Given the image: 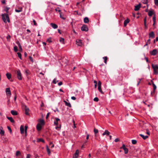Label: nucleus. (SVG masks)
Returning a JSON list of instances; mask_svg holds the SVG:
<instances>
[{"label":"nucleus","mask_w":158,"mask_h":158,"mask_svg":"<svg viewBox=\"0 0 158 158\" xmlns=\"http://www.w3.org/2000/svg\"><path fill=\"white\" fill-rule=\"evenodd\" d=\"M10 9V7H5L4 10L6 12V13L2 14V20L5 23H6L7 22L8 23L10 22V19L8 14V11Z\"/></svg>","instance_id":"1"},{"label":"nucleus","mask_w":158,"mask_h":158,"mask_svg":"<svg viewBox=\"0 0 158 158\" xmlns=\"http://www.w3.org/2000/svg\"><path fill=\"white\" fill-rule=\"evenodd\" d=\"M22 108L25 110V114L27 115H29V109L27 106L24 104H22Z\"/></svg>","instance_id":"2"},{"label":"nucleus","mask_w":158,"mask_h":158,"mask_svg":"<svg viewBox=\"0 0 158 158\" xmlns=\"http://www.w3.org/2000/svg\"><path fill=\"white\" fill-rule=\"evenodd\" d=\"M17 77L18 79L19 80H22V75L20 70L19 69L17 71Z\"/></svg>","instance_id":"3"},{"label":"nucleus","mask_w":158,"mask_h":158,"mask_svg":"<svg viewBox=\"0 0 158 158\" xmlns=\"http://www.w3.org/2000/svg\"><path fill=\"white\" fill-rule=\"evenodd\" d=\"M82 31H87L88 30V28L87 26L86 25H83L81 28Z\"/></svg>","instance_id":"4"},{"label":"nucleus","mask_w":158,"mask_h":158,"mask_svg":"<svg viewBox=\"0 0 158 158\" xmlns=\"http://www.w3.org/2000/svg\"><path fill=\"white\" fill-rule=\"evenodd\" d=\"M122 148L124 151V153L125 154H127L128 152V149L126 147L125 145L123 144L122 146V147L121 148Z\"/></svg>","instance_id":"5"},{"label":"nucleus","mask_w":158,"mask_h":158,"mask_svg":"<svg viewBox=\"0 0 158 158\" xmlns=\"http://www.w3.org/2000/svg\"><path fill=\"white\" fill-rule=\"evenodd\" d=\"M149 37L151 38H154L155 37V34L153 31H151L149 33Z\"/></svg>","instance_id":"6"},{"label":"nucleus","mask_w":158,"mask_h":158,"mask_svg":"<svg viewBox=\"0 0 158 158\" xmlns=\"http://www.w3.org/2000/svg\"><path fill=\"white\" fill-rule=\"evenodd\" d=\"M76 44L78 46H82V44L81 40H77L76 41Z\"/></svg>","instance_id":"7"},{"label":"nucleus","mask_w":158,"mask_h":158,"mask_svg":"<svg viewBox=\"0 0 158 158\" xmlns=\"http://www.w3.org/2000/svg\"><path fill=\"white\" fill-rule=\"evenodd\" d=\"M141 7L140 4H139L135 6L134 10L135 11H138L139 10Z\"/></svg>","instance_id":"8"},{"label":"nucleus","mask_w":158,"mask_h":158,"mask_svg":"<svg viewBox=\"0 0 158 158\" xmlns=\"http://www.w3.org/2000/svg\"><path fill=\"white\" fill-rule=\"evenodd\" d=\"M157 52V50L156 49H154L152 51L150 52V53L151 55L154 56L156 54Z\"/></svg>","instance_id":"9"},{"label":"nucleus","mask_w":158,"mask_h":158,"mask_svg":"<svg viewBox=\"0 0 158 158\" xmlns=\"http://www.w3.org/2000/svg\"><path fill=\"white\" fill-rule=\"evenodd\" d=\"M16 44L18 45L19 48V51L20 52H22V49L21 47V46L20 44V43L19 41H16Z\"/></svg>","instance_id":"10"},{"label":"nucleus","mask_w":158,"mask_h":158,"mask_svg":"<svg viewBox=\"0 0 158 158\" xmlns=\"http://www.w3.org/2000/svg\"><path fill=\"white\" fill-rule=\"evenodd\" d=\"M6 94L7 95H11V94L10 90V88H6Z\"/></svg>","instance_id":"11"},{"label":"nucleus","mask_w":158,"mask_h":158,"mask_svg":"<svg viewBox=\"0 0 158 158\" xmlns=\"http://www.w3.org/2000/svg\"><path fill=\"white\" fill-rule=\"evenodd\" d=\"M36 129L38 131H40L41 130L42 128V126L40 124H38L36 125Z\"/></svg>","instance_id":"12"},{"label":"nucleus","mask_w":158,"mask_h":158,"mask_svg":"<svg viewBox=\"0 0 158 158\" xmlns=\"http://www.w3.org/2000/svg\"><path fill=\"white\" fill-rule=\"evenodd\" d=\"M50 25L53 28L55 29H56L58 27V26L57 25L53 23H51Z\"/></svg>","instance_id":"13"},{"label":"nucleus","mask_w":158,"mask_h":158,"mask_svg":"<svg viewBox=\"0 0 158 158\" xmlns=\"http://www.w3.org/2000/svg\"><path fill=\"white\" fill-rule=\"evenodd\" d=\"M152 66L154 70H157L158 69V66L157 65H154L152 64Z\"/></svg>","instance_id":"14"},{"label":"nucleus","mask_w":158,"mask_h":158,"mask_svg":"<svg viewBox=\"0 0 158 158\" xmlns=\"http://www.w3.org/2000/svg\"><path fill=\"white\" fill-rule=\"evenodd\" d=\"M110 134V132L108 131L107 130H106L102 134V135L104 136L105 135H109Z\"/></svg>","instance_id":"15"},{"label":"nucleus","mask_w":158,"mask_h":158,"mask_svg":"<svg viewBox=\"0 0 158 158\" xmlns=\"http://www.w3.org/2000/svg\"><path fill=\"white\" fill-rule=\"evenodd\" d=\"M23 8L22 7H19L18 9H15V11L16 12H20L22 11Z\"/></svg>","instance_id":"16"},{"label":"nucleus","mask_w":158,"mask_h":158,"mask_svg":"<svg viewBox=\"0 0 158 158\" xmlns=\"http://www.w3.org/2000/svg\"><path fill=\"white\" fill-rule=\"evenodd\" d=\"M11 113L13 115H16L18 114V113L17 111L14 110H12L11 111Z\"/></svg>","instance_id":"17"},{"label":"nucleus","mask_w":158,"mask_h":158,"mask_svg":"<svg viewBox=\"0 0 158 158\" xmlns=\"http://www.w3.org/2000/svg\"><path fill=\"white\" fill-rule=\"evenodd\" d=\"M151 83L152 85L153 86V93L155 92V90L156 89V85L152 81H151Z\"/></svg>","instance_id":"18"},{"label":"nucleus","mask_w":158,"mask_h":158,"mask_svg":"<svg viewBox=\"0 0 158 158\" xmlns=\"http://www.w3.org/2000/svg\"><path fill=\"white\" fill-rule=\"evenodd\" d=\"M129 20L128 19H127L124 21V26L126 27L127 24L129 22Z\"/></svg>","instance_id":"19"},{"label":"nucleus","mask_w":158,"mask_h":158,"mask_svg":"<svg viewBox=\"0 0 158 158\" xmlns=\"http://www.w3.org/2000/svg\"><path fill=\"white\" fill-rule=\"evenodd\" d=\"M20 131L21 134L24 133V129L23 126L22 125H21L20 127Z\"/></svg>","instance_id":"20"},{"label":"nucleus","mask_w":158,"mask_h":158,"mask_svg":"<svg viewBox=\"0 0 158 158\" xmlns=\"http://www.w3.org/2000/svg\"><path fill=\"white\" fill-rule=\"evenodd\" d=\"M38 124H40L41 126L44 125L45 124L44 120L42 119H40V123Z\"/></svg>","instance_id":"21"},{"label":"nucleus","mask_w":158,"mask_h":158,"mask_svg":"<svg viewBox=\"0 0 158 158\" xmlns=\"http://www.w3.org/2000/svg\"><path fill=\"white\" fill-rule=\"evenodd\" d=\"M139 135L142 137L144 139H146L148 138V136L147 135H144L143 134H140Z\"/></svg>","instance_id":"22"},{"label":"nucleus","mask_w":158,"mask_h":158,"mask_svg":"<svg viewBox=\"0 0 158 158\" xmlns=\"http://www.w3.org/2000/svg\"><path fill=\"white\" fill-rule=\"evenodd\" d=\"M11 122V123H14L15 121H14V119H13V118H12V117H6Z\"/></svg>","instance_id":"23"},{"label":"nucleus","mask_w":158,"mask_h":158,"mask_svg":"<svg viewBox=\"0 0 158 158\" xmlns=\"http://www.w3.org/2000/svg\"><path fill=\"white\" fill-rule=\"evenodd\" d=\"M64 102L65 104V105L67 106H68L70 107H71V105L70 104V103H69V102H67L66 101H64Z\"/></svg>","instance_id":"24"},{"label":"nucleus","mask_w":158,"mask_h":158,"mask_svg":"<svg viewBox=\"0 0 158 158\" xmlns=\"http://www.w3.org/2000/svg\"><path fill=\"white\" fill-rule=\"evenodd\" d=\"M84 21L85 23H87L89 22V19L88 17H85L84 19Z\"/></svg>","instance_id":"25"},{"label":"nucleus","mask_w":158,"mask_h":158,"mask_svg":"<svg viewBox=\"0 0 158 158\" xmlns=\"http://www.w3.org/2000/svg\"><path fill=\"white\" fill-rule=\"evenodd\" d=\"M98 89L99 91L102 94H103L104 93L101 89V86H98Z\"/></svg>","instance_id":"26"},{"label":"nucleus","mask_w":158,"mask_h":158,"mask_svg":"<svg viewBox=\"0 0 158 158\" xmlns=\"http://www.w3.org/2000/svg\"><path fill=\"white\" fill-rule=\"evenodd\" d=\"M6 76L7 77V78L9 79L10 80L11 77V75L10 73H7L6 74Z\"/></svg>","instance_id":"27"},{"label":"nucleus","mask_w":158,"mask_h":158,"mask_svg":"<svg viewBox=\"0 0 158 158\" xmlns=\"http://www.w3.org/2000/svg\"><path fill=\"white\" fill-rule=\"evenodd\" d=\"M46 148L47 149V151L48 153V154L49 155L50 154V149L49 148H48V145H47L46 146Z\"/></svg>","instance_id":"28"},{"label":"nucleus","mask_w":158,"mask_h":158,"mask_svg":"<svg viewBox=\"0 0 158 158\" xmlns=\"http://www.w3.org/2000/svg\"><path fill=\"white\" fill-rule=\"evenodd\" d=\"M148 14L149 16H151L154 14L152 11L149 10L148 12Z\"/></svg>","instance_id":"29"},{"label":"nucleus","mask_w":158,"mask_h":158,"mask_svg":"<svg viewBox=\"0 0 158 158\" xmlns=\"http://www.w3.org/2000/svg\"><path fill=\"white\" fill-rule=\"evenodd\" d=\"M60 41L63 44H64V38H60Z\"/></svg>","instance_id":"30"},{"label":"nucleus","mask_w":158,"mask_h":158,"mask_svg":"<svg viewBox=\"0 0 158 158\" xmlns=\"http://www.w3.org/2000/svg\"><path fill=\"white\" fill-rule=\"evenodd\" d=\"M37 141L38 142H42L43 143H44V140L42 139H38L37 140Z\"/></svg>","instance_id":"31"},{"label":"nucleus","mask_w":158,"mask_h":158,"mask_svg":"<svg viewBox=\"0 0 158 158\" xmlns=\"http://www.w3.org/2000/svg\"><path fill=\"white\" fill-rule=\"evenodd\" d=\"M103 59L104 60V62L106 64H107V57L106 56H105L103 57Z\"/></svg>","instance_id":"32"},{"label":"nucleus","mask_w":158,"mask_h":158,"mask_svg":"<svg viewBox=\"0 0 158 158\" xmlns=\"http://www.w3.org/2000/svg\"><path fill=\"white\" fill-rule=\"evenodd\" d=\"M58 81V80H57L56 79V78H54L53 81H52V83L54 84H56Z\"/></svg>","instance_id":"33"},{"label":"nucleus","mask_w":158,"mask_h":158,"mask_svg":"<svg viewBox=\"0 0 158 158\" xmlns=\"http://www.w3.org/2000/svg\"><path fill=\"white\" fill-rule=\"evenodd\" d=\"M20 155H21V153L19 151H16V156H20Z\"/></svg>","instance_id":"34"},{"label":"nucleus","mask_w":158,"mask_h":158,"mask_svg":"<svg viewBox=\"0 0 158 158\" xmlns=\"http://www.w3.org/2000/svg\"><path fill=\"white\" fill-rule=\"evenodd\" d=\"M150 41L151 40L150 39H149L147 42H146V44L144 45V46L148 45V44H149L150 43Z\"/></svg>","instance_id":"35"},{"label":"nucleus","mask_w":158,"mask_h":158,"mask_svg":"<svg viewBox=\"0 0 158 158\" xmlns=\"http://www.w3.org/2000/svg\"><path fill=\"white\" fill-rule=\"evenodd\" d=\"M5 132L4 130H1L0 131V135H3L4 134Z\"/></svg>","instance_id":"36"},{"label":"nucleus","mask_w":158,"mask_h":158,"mask_svg":"<svg viewBox=\"0 0 158 158\" xmlns=\"http://www.w3.org/2000/svg\"><path fill=\"white\" fill-rule=\"evenodd\" d=\"M27 127H28L27 126H25V132L26 136L27 135Z\"/></svg>","instance_id":"37"},{"label":"nucleus","mask_w":158,"mask_h":158,"mask_svg":"<svg viewBox=\"0 0 158 158\" xmlns=\"http://www.w3.org/2000/svg\"><path fill=\"white\" fill-rule=\"evenodd\" d=\"M152 19H153V22H154V23L155 22H156V17L155 14L154 15V16L153 17Z\"/></svg>","instance_id":"38"},{"label":"nucleus","mask_w":158,"mask_h":158,"mask_svg":"<svg viewBox=\"0 0 158 158\" xmlns=\"http://www.w3.org/2000/svg\"><path fill=\"white\" fill-rule=\"evenodd\" d=\"M132 143L133 144H135L137 143V141L133 139L132 140Z\"/></svg>","instance_id":"39"},{"label":"nucleus","mask_w":158,"mask_h":158,"mask_svg":"<svg viewBox=\"0 0 158 158\" xmlns=\"http://www.w3.org/2000/svg\"><path fill=\"white\" fill-rule=\"evenodd\" d=\"M17 54L18 55V57L21 60L22 59L21 54L19 52H18V53H17Z\"/></svg>","instance_id":"40"},{"label":"nucleus","mask_w":158,"mask_h":158,"mask_svg":"<svg viewBox=\"0 0 158 158\" xmlns=\"http://www.w3.org/2000/svg\"><path fill=\"white\" fill-rule=\"evenodd\" d=\"M79 151L78 150H76V152L75 153H74L75 155L77 156H78L79 155Z\"/></svg>","instance_id":"41"},{"label":"nucleus","mask_w":158,"mask_h":158,"mask_svg":"<svg viewBox=\"0 0 158 158\" xmlns=\"http://www.w3.org/2000/svg\"><path fill=\"white\" fill-rule=\"evenodd\" d=\"M55 10L56 11H58L59 12H60L61 11V10L59 9V7H57L55 9Z\"/></svg>","instance_id":"42"},{"label":"nucleus","mask_w":158,"mask_h":158,"mask_svg":"<svg viewBox=\"0 0 158 158\" xmlns=\"http://www.w3.org/2000/svg\"><path fill=\"white\" fill-rule=\"evenodd\" d=\"M6 38L7 40L9 41L10 39V35H8L7 36Z\"/></svg>","instance_id":"43"},{"label":"nucleus","mask_w":158,"mask_h":158,"mask_svg":"<svg viewBox=\"0 0 158 158\" xmlns=\"http://www.w3.org/2000/svg\"><path fill=\"white\" fill-rule=\"evenodd\" d=\"M94 100L95 102H97L98 101L99 99L98 98L95 97L94 98Z\"/></svg>","instance_id":"44"},{"label":"nucleus","mask_w":158,"mask_h":158,"mask_svg":"<svg viewBox=\"0 0 158 158\" xmlns=\"http://www.w3.org/2000/svg\"><path fill=\"white\" fill-rule=\"evenodd\" d=\"M14 48L15 52H17L18 51L17 47L16 46H15Z\"/></svg>","instance_id":"45"},{"label":"nucleus","mask_w":158,"mask_h":158,"mask_svg":"<svg viewBox=\"0 0 158 158\" xmlns=\"http://www.w3.org/2000/svg\"><path fill=\"white\" fill-rule=\"evenodd\" d=\"M94 131L95 134H96L98 132V130L95 128L94 129Z\"/></svg>","instance_id":"46"},{"label":"nucleus","mask_w":158,"mask_h":158,"mask_svg":"<svg viewBox=\"0 0 158 158\" xmlns=\"http://www.w3.org/2000/svg\"><path fill=\"white\" fill-rule=\"evenodd\" d=\"M154 3L156 5H158V0H154Z\"/></svg>","instance_id":"47"},{"label":"nucleus","mask_w":158,"mask_h":158,"mask_svg":"<svg viewBox=\"0 0 158 158\" xmlns=\"http://www.w3.org/2000/svg\"><path fill=\"white\" fill-rule=\"evenodd\" d=\"M7 128H8V130H9V131H10V133H11L12 130H11V128L9 126H7Z\"/></svg>","instance_id":"48"},{"label":"nucleus","mask_w":158,"mask_h":158,"mask_svg":"<svg viewBox=\"0 0 158 158\" xmlns=\"http://www.w3.org/2000/svg\"><path fill=\"white\" fill-rule=\"evenodd\" d=\"M29 58L31 61L32 62H33V60L32 57H31V56H29Z\"/></svg>","instance_id":"49"},{"label":"nucleus","mask_w":158,"mask_h":158,"mask_svg":"<svg viewBox=\"0 0 158 158\" xmlns=\"http://www.w3.org/2000/svg\"><path fill=\"white\" fill-rule=\"evenodd\" d=\"M154 73L156 75L158 73V72L157 71V70H154Z\"/></svg>","instance_id":"50"},{"label":"nucleus","mask_w":158,"mask_h":158,"mask_svg":"<svg viewBox=\"0 0 158 158\" xmlns=\"http://www.w3.org/2000/svg\"><path fill=\"white\" fill-rule=\"evenodd\" d=\"M158 41V37H156V40H154L153 43H155L156 42V41Z\"/></svg>","instance_id":"51"},{"label":"nucleus","mask_w":158,"mask_h":158,"mask_svg":"<svg viewBox=\"0 0 158 158\" xmlns=\"http://www.w3.org/2000/svg\"><path fill=\"white\" fill-rule=\"evenodd\" d=\"M33 22L34 23V25H35V26H36L37 25V23L36 22V21H35L34 20V19H33Z\"/></svg>","instance_id":"52"},{"label":"nucleus","mask_w":158,"mask_h":158,"mask_svg":"<svg viewBox=\"0 0 158 158\" xmlns=\"http://www.w3.org/2000/svg\"><path fill=\"white\" fill-rule=\"evenodd\" d=\"M98 86H101V82L100 81L98 82Z\"/></svg>","instance_id":"53"},{"label":"nucleus","mask_w":158,"mask_h":158,"mask_svg":"<svg viewBox=\"0 0 158 158\" xmlns=\"http://www.w3.org/2000/svg\"><path fill=\"white\" fill-rule=\"evenodd\" d=\"M78 156H77L74 154L73 156V158H77L78 157Z\"/></svg>","instance_id":"54"},{"label":"nucleus","mask_w":158,"mask_h":158,"mask_svg":"<svg viewBox=\"0 0 158 158\" xmlns=\"http://www.w3.org/2000/svg\"><path fill=\"white\" fill-rule=\"evenodd\" d=\"M60 18H62L63 19H65V18L62 17V16H61V13H60Z\"/></svg>","instance_id":"55"},{"label":"nucleus","mask_w":158,"mask_h":158,"mask_svg":"<svg viewBox=\"0 0 158 158\" xmlns=\"http://www.w3.org/2000/svg\"><path fill=\"white\" fill-rule=\"evenodd\" d=\"M50 113L49 112L46 115V118L47 119L48 118V117Z\"/></svg>","instance_id":"56"},{"label":"nucleus","mask_w":158,"mask_h":158,"mask_svg":"<svg viewBox=\"0 0 158 158\" xmlns=\"http://www.w3.org/2000/svg\"><path fill=\"white\" fill-rule=\"evenodd\" d=\"M47 41H48L49 43L51 42H52V41L51 40V38H49L47 39Z\"/></svg>","instance_id":"57"},{"label":"nucleus","mask_w":158,"mask_h":158,"mask_svg":"<svg viewBox=\"0 0 158 158\" xmlns=\"http://www.w3.org/2000/svg\"><path fill=\"white\" fill-rule=\"evenodd\" d=\"M1 2L2 4H5L6 0H3V1H1Z\"/></svg>","instance_id":"58"},{"label":"nucleus","mask_w":158,"mask_h":158,"mask_svg":"<svg viewBox=\"0 0 158 158\" xmlns=\"http://www.w3.org/2000/svg\"><path fill=\"white\" fill-rule=\"evenodd\" d=\"M146 134L148 135H150V133L149 130L148 129L147 130Z\"/></svg>","instance_id":"59"},{"label":"nucleus","mask_w":158,"mask_h":158,"mask_svg":"<svg viewBox=\"0 0 158 158\" xmlns=\"http://www.w3.org/2000/svg\"><path fill=\"white\" fill-rule=\"evenodd\" d=\"M62 84V81H60L58 83V85L59 86H60V85H61Z\"/></svg>","instance_id":"60"},{"label":"nucleus","mask_w":158,"mask_h":158,"mask_svg":"<svg viewBox=\"0 0 158 158\" xmlns=\"http://www.w3.org/2000/svg\"><path fill=\"white\" fill-rule=\"evenodd\" d=\"M71 98L73 100H75L76 99V98L74 96L72 97Z\"/></svg>","instance_id":"61"},{"label":"nucleus","mask_w":158,"mask_h":158,"mask_svg":"<svg viewBox=\"0 0 158 158\" xmlns=\"http://www.w3.org/2000/svg\"><path fill=\"white\" fill-rule=\"evenodd\" d=\"M58 123L56 122V121H54V124L55 125H58Z\"/></svg>","instance_id":"62"},{"label":"nucleus","mask_w":158,"mask_h":158,"mask_svg":"<svg viewBox=\"0 0 158 158\" xmlns=\"http://www.w3.org/2000/svg\"><path fill=\"white\" fill-rule=\"evenodd\" d=\"M31 156V155L30 154H27L26 158H30Z\"/></svg>","instance_id":"63"},{"label":"nucleus","mask_w":158,"mask_h":158,"mask_svg":"<svg viewBox=\"0 0 158 158\" xmlns=\"http://www.w3.org/2000/svg\"><path fill=\"white\" fill-rule=\"evenodd\" d=\"M119 141V139L118 138L114 140V141L115 142H117L118 141Z\"/></svg>","instance_id":"64"}]
</instances>
